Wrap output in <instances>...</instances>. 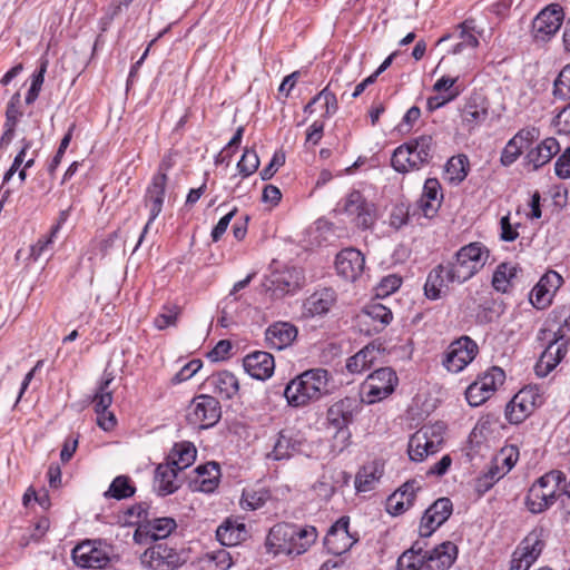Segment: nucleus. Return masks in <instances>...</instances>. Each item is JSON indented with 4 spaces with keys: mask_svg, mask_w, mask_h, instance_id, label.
I'll return each mask as SVG.
<instances>
[{
    "mask_svg": "<svg viewBox=\"0 0 570 570\" xmlns=\"http://www.w3.org/2000/svg\"><path fill=\"white\" fill-rule=\"evenodd\" d=\"M317 535V530L313 525L277 523L269 530L265 547L274 556H301L315 543Z\"/></svg>",
    "mask_w": 570,
    "mask_h": 570,
    "instance_id": "f257e3e1",
    "label": "nucleus"
},
{
    "mask_svg": "<svg viewBox=\"0 0 570 570\" xmlns=\"http://www.w3.org/2000/svg\"><path fill=\"white\" fill-rule=\"evenodd\" d=\"M458 547L445 541L424 551V543L415 541L412 547L405 550L397 559V570H448L456 560Z\"/></svg>",
    "mask_w": 570,
    "mask_h": 570,
    "instance_id": "f03ea898",
    "label": "nucleus"
},
{
    "mask_svg": "<svg viewBox=\"0 0 570 570\" xmlns=\"http://www.w3.org/2000/svg\"><path fill=\"white\" fill-rule=\"evenodd\" d=\"M331 380L330 372L323 367L306 370L289 381L283 395L293 407L306 406L330 393Z\"/></svg>",
    "mask_w": 570,
    "mask_h": 570,
    "instance_id": "7ed1b4c3",
    "label": "nucleus"
},
{
    "mask_svg": "<svg viewBox=\"0 0 570 570\" xmlns=\"http://www.w3.org/2000/svg\"><path fill=\"white\" fill-rule=\"evenodd\" d=\"M434 153L433 137L422 135L399 146L392 155L391 165L399 173L419 170L432 160Z\"/></svg>",
    "mask_w": 570,
    "mask_h": 570,
    "instance_id": "20e7f679",
    "label": "nucleus"
},
{
    "mask_svg": "<svg viewBox=\"0 0 570 570\" xmlns=\"http://www.w3.org/2000/svg\"><path fill=\"white\" fill-rule=\"evenodd\" d=\"M566 481V473L561 470H550L530 487L525 497V505L532 513H541L560 502L562 483Z\"/></svg>",
    "mask_w": 570,
    "mask_h": 570,
    "instance_id": "39448f33",
    "label": "nucleus"
},
{
    "mask_svg": "<svg viewBox=\"0 0 570 570\" xmlns=\"http://www.w3.org/2000/svg\"><path fill=\"white\" fill-rule=\"evenodd\" d=\"M490 256L489 249L480 242L461 247L446 264L448 277L452 282L464 283L483 268Z\"/></svg>",
    "mask_w": 570,
    "mask_h": 570,
    "instance_id": "423d86ee",
    "label": "nucleus"
},
{
    "mask_svg": "<svg viewBox=\"0 0 570 570\" xmlns=\"http://www.w3.org/2000/svg\"><path fill=\"white\" fill-rule=\"evenodd\" d=\"M336 212L344 215L346 220L361 230H367L376 222V207L358 190L348 193L338 204Z\"/></svg>",
    "mask_w": 570,
    "mask_h": 570,
    "instance_id": "0eeeda50",
    "label": "nucleus"
},
{
    "mask_svg": "<svg viewBox=\"0 0 570 570\" xmlns=\"http://www.w3.org/2000/svg\"><path fill=\"white\" fill-rule=\"evenodd\" d=\"M187 561L183 549L168 542H157L147 548L140 556V563L147 570H177Z\"/></svg>",
    "mask_w": 570,
    "mask_h": 570,
    "instance_id": "6e6552de",
    "label": "nucleus"
},
{
    "mask_svg": "<svg viewBox=\"0 0 570 570\" xmlns=\"http://www.w3.org/2000/svg\"><path fill=\"white\" fill-rule=\"evenodd\" d=\"M112 547L104 540H85L71 552L73 562L81 568L104 569L111 561Z\"/></svg>",
    "mask_w": 570,
    "mask_h": 570,
    "instance_id": "1a4fd4ad",
    "label": "nucleus"
},
{
    "mask_svg": "<svg viewBox=\"0 0 570 570\" xmlns=\"http://www.w3.org/2000/svg\"><path fill=\"white\" fill-rule=\"evenodd\" d=\"M397 382V375L391 367H381L374 371L361 386L362 393L365 395L363 400L373 404L386 399L394 392Z\"/></svg>",
    "mask_w": 570,
    "mask_h": 570,
    "instance_id": "9d476101",
    "label": "nucleus"
},
{
    "mask_svg": "<svg viewBox=\"0 0 570 570\" xmlns=\"http://www.w3.org/2000/svg\"><path fill=\"white\" fill-rule=\"evenodd\" d=\"M222 416L219 401L207 394H200L193 399L187 409V421L199 429L214 426Z\"/></svg>",
    "mask_w": 570,
    "mask_h": 570,
    "instance_id": "9b49d317",
    "label": "nucleus"
},
{
    "mask_svg": "<svg viewBox=\"0 0 570 570\" xmlns=\"http://www.w3.org/2000/svg\"><path fill=\"white\" fill-rule=\"evenodd\" d=\"M505 380L504 371L492 366L482 376H479L465 391V399L471 406H479L489 400Z\"/></svg>",
    "mask_w": 570,
    "mask_h": 570,
    "instance_id": "f8f14e48",
    "label": "nucleus"
},
{
    "mask_svg": "<svg viewBox=\"0 0 570 570\" xmlns=\"http://www.w3.org/2000/svg\"><path fill=\"white\" fill-rule=\"evenodd\" d=\"M363 399L345 396L335 401L326 411V423L335 430L350 429L362 411Z\"/></svg>",
    "mask_w": 570,
    "mask_h": 570,
    "instance_id": "ddd939ff",
    "label": "nucleus"
},
{
    "mask_svg": "<svg viewBox=\"0 0 570 570\" xmlns=\"http://www.w3.org/2000/svg\"><path fill=\"white\" fill-rule=\"evenodd\" d=\"M478 352V344L472 338L461 336L449 345L443 365L449 372L459 373L475 358Z\"/></svg>",
    "mask_w": 570,
    "mask_h": 570,
    "instance_id": "4468645a",
    "label": "nucleus"
},
{
    "mask_svg": "<svg viewBox=\"0 0 570 570\" xmlns=\"http://www.w3.org/2000/svg\"><path fill=\"white\" fill-rule=\"evenodd\" d=\"M166 184H167V174L158 173L157 175H155L153 177V180L147 188V191L145 195V206L149 209V218L139 236L138 243H137L134 252L137 250V248L142 244L144 238H145L146 234L148 233L151 224L158 217V215L161 213L164 200H165Z\"/></svg>",
    "mask_w": 570,
    "mask_h": 570,
    "instance_id": "2eb2a0df",
    "label": "nucleus"
},
{
    "mask_svg": "<svg viewBox=\"0 0 570 570\" xmlns=\"http://www.w3.org/2000/svg\"><path fill=\"white\" fill-rule=\"evenodd\" d=\"M442 436L434 428L423 426L409 441L407 453L412 461L422 462L428 455L440 451Z\"/></svg>",
    "mask_w": 570,
    "mask_h": 570,
    "instance_id": "dca6fc26",
    "label": "nucleus"
},
{
    "mask_svg": "<svg viewBox=\"0 0 570 570\" xmlns=\"http://www.w3.org/2000/svg\"><path fill=\"white\" fill-rule=\"evenodd\" d=\"M348 525L350 518L344 515L328 529L324 538V546L330 553L341 556L350 551L358 541L357 534L350 532Z\"/></svg>",
    "mask_w": 570,
    "mask_h": 570,
    "instance_id": "f3484780",
    "label": "nucleus"
},
{
    "mask_svg": "<svg viewBox=\"0 0 570 570\" xmlns=\"http://www.w3.org/2000/svg\"><path fill=\"white\" fill-rule=\"evenodd\" d=\"M563 10L559 4H550L541 10L532 22V33L535 40L547 41L561 27Z\"/></svg>",
    "mask_w": 570,
    "mask_h": 570,
    "instance_id": "a211bd4d",
    "label": "nucleus"
},
{
    "mask_svg": "<svg viewBox=\"0 0 570 570\" xmlns=\"http://www.w3.org/2000/svg\"><path fill=\"white\" fill-rule=\"evenodd\" d=\"M539 395L531 387L520 390L505 406V417L511 424L523 422L535 409Z\"/></svg>",
    "mask_w": 570,
    "mask_h": 570,
    "instance_id": "6ab92c4d",
    "label": "nucleus"
},
{
    "mask_svg": "<svg viewBox=\"0 0 570 570\" xmlns=\"http://www.w3.org/2000/svg\"><path fill=\"white\" fill-rule=\"evenodd\" d=\"M176 528L177 522L174 518H156L151 515L147 522L137 527L134 533V540L137 543H145L148 540L159 541L169 537Z\"/></svg>",
    "mask_w": 570,
    "mask_h": 570,
    "instance_id": "aec40b11",
    "label": "nucleus"
},
{
    "mask_svg": "<svg viewBox=\"0 0 570 570\" xmlns=\"http://www.w3.org/2000/svg\"><path fill=\"white\" fill-rule=\"evenodd\" d=\"M453 510L449 498H440L430 505L420 522L419 533L422 538L430 537L440 525H442L451 515Z\"/></svg>",
    "mask_w": 570,
    "mask_h": 570,
    "instance_id": "412c9836",
    "label": "nucleus"
},
{
    "mask_svg": "<svg viewBox=\"0 0 570 570\" xmlns=\"http://www.w3.org/2000/svg\"><path fill=\"white\" fill-rule=\"evenodd\" d=\"M488 116L489 102L483 96L474 94L461 109V125L465 130L472 132L488 119Z\"/></svg>",
    "mask_w": 570,
    "mask_h": 570,
    "instance_id": "4be33fe9",
    "label": "nucleus"
},
{
    "mask_svg": "<svg viewBox=\"0 0 570 570\" xmlns=\"http://www.w3.org/2000/svg\"><path fill=\"white\" fill-rule=\"evenodd\" d=\"M337 274L350 282H355L364 272L365 257L356 248H345L336 255Z\"/></svg>",
    "mask_w": 570,
    "mask_h": 570,
    "instance_id": "5701e85b",
    "label": "nucleus"
},
{
    "mask_svg": "<svg viewBox=\"0 0 570 570\" xmlns=\"http://www.w3.org/2000/svg\"><path fill=\"white\" fill-rule=\"evenodd\" d=\"M421 490L420 482L409 480L394 491L386 500V511L392 515H399L409 510Z\"/></svg>",
    "mask_w": 570,
    "mask_h": 570,
    "instance_id": "b1692460",
    "label": "nucleus"
},
{
    "mask_svg": "<svg viewBox=\"0 0 570 570\" xmlns=\"http://www.w3.org/2000/svg\"><path fill=\"white\" fill-rule=\"evenodd\" d=\"M303 443V438L294 430H282L277 434L273 450L267 454V458L275 461L288 460L302 451Z\"/></svg>",
    "mask_w": 570,
    "mask_h": 570,
    "instance_id": "393cba45",
    "label": "nucleus"
},
{
    "mask_svg": "<svg viewBox=\"0 0 570 570\" xmlns=\"http://www.w3.org/2000/svg\"><path fill=\"white\" fill-rule=\"evenodd\" d=\"M547 533L544 528L535 527L529 534L521 541L517 550L513 552L515 557L523 560V562H528L529 564H533V562L541 554L544 546H546Z\"/></svg>",
    "mask_w": 570,
    "mask_h": 570,
    "instance_id": "a878e982",
    "label": "nucleus"
},
{
    "mask_svg": "<svg viewBox=\"0 0 570 570\" xmlns=\"http://www.w3.org/2000/svg\"><path fill=\"white\" fill-rule=\"evenodd\" d=\"M336 302V294L332 288H322L309 295L303 303V316H323L330 312Z\"/></svg>",
    "mask_w": 570,
    "mask_h": 570,
    "instance_id": "bb28decb",
    "label": "nucleus"
},
{
    "mask_svg": "<svg viewBox=\"0 0 570 570\" xmlns=\"http://www.w3.org/2000/svg\"><path fill=\"white\" fill-rule=\"evenodd\" d=\"M243 365L245 371L257 380L271 377L275 368L273 355L263 351L248 354L244 358Z\"/></svg>",
    "mask_w": 570,
    "mask_h": 570,
    "instance_id": "cd10ccee",
    "label": "nucleus"
},
{
    "mask_svg": "<svg viewBox=\"0 0 570 570\" xmlns=\"http://www.w3.org/2000/svg\"><path fill=\"white\" fill-rule=\"evenodd\" d=\"M297 333L296 326L292 323L276 322L267 327L265 337L269 347L281 351L295 341Z\"/></svg>",
    "mask_w": 570,
    "mask_h": 570,
    "instance_id": "c85d7f7f",
    "label": "nucleus"
},
{
    "mask_svg": "<svg viewBox=\"0 0 570 570\" xmlns=\"http://www.w3.org/2000/svg\"><path fill=\"white\" fill-rule=\"evenodd\" d=\"M443 196L441 185L436 178H428L423 186V193L419 200V207L423 215L432 218L441 207Z\"/></svg>",
    "mask_w": 570,
    "mask_h": 570,
    "instance_id": "c756f323",
    "label": "nucleus"
},
{
    "mask_svg": "<svg viewBox=\"0 0 570 570\" xmlns=\"http://www.w3.org/2000/svg\"><path fill=\"white\" fill-rule=\"evenodd\" d=\"M206 383L213 389L214 393L226 400L233 399L239 391L237 377L228 371L212 374Z\"/></svg>",
    "mask_w": 570,
    "mask_h": 570,
    "instance_id": "7c9ffc66",
    "label": "nucleus"
},
{
    "mask_svg": "<svg viewBox=\"0 0 570 570\" xmlns=\"http://www.w3.org/2000/svg\"><path fill=\"white\" fill-rule=\"evenodd\" d=\"M559 150L560 146L556 138H546L527 154V163L532 166V170H537L548 164Z\"/></svg>",
    "mask_w": 570,
    "mask_h": 570,
    "instance_id": "2f4dec72",
    "label": "nucleus"
},
{
    "mask_svg": "<svg viewBox=\"0 0 570 570\" xmlns=\"http://www.w3.org/2000/svg\"><path fill=\"white\" fill-rule=\"evenodd\" d=\"M272 284L282 295L294 293L304 285V275L299 268H286L274 275Z\"/></svg>",
    "mask_w": 570,
    "mask_h": 570,
    "instance_id": "473e14b6",
    "label": "nucleus"
},
{
    "mask_svg": "<svg viewBox=\"0 0 570 570\" xmlns=\"http://www.w3.org/2000/svg\"><path fill=\"white\" fill-rule=\"evenodd\" d=\"M178 469L170 463L159 464L155 472L154 488L159 495H168L174 493L179 484L177 482Z\"/></svg>",
    "mask_w": 570,
    "mask_h": 570,
    "instance_id": "72a5a7b5",
    "label": "nucleus"
},
{
    "mask_svg": "<svg viewBox=\"0 0 570 570\" xmlns=\"http://www.w3.org/2000/svg\"><path fill=\"white\" fill-rule=\"evenodd\" d=\"M379 347L373 343L367 344L361 351L346 360V370L351 374H361L368 370L377 358Z\"/></svg>",
    "mask_w": 570,
    "mask_h": 570,
    "instance_id": "f704fd0d",
    "label": "nucleus"
},
{
    "mask_svg": "<svg viewBox=\"0 0 570 570\" xmlns=\"http://www.w3.org/2000/svg\"><path fill=\"white\" fill-rule=\"evenodd\" d=\"M449 283H453L448 277V266L440 264L435 266L426 277L424 284V294L429 299H438L441 297V293Z\"/></svg>",
    "mask_w": 570,
    "mask_h": 570,
    "instance_id": "c9c22d12",
    "label": "nucleus"
},
{
    "mask_svg": "<svg viewBox=\"0 0 570 570\" xmlns=\"http://www.w3.org/2000/svg\"><path fill=\"white\" fill-rule=\"evenodd\" d=\"M383 475L382 465L372 461L364 464L355 475V489L358 492H367L374 489V485Z\"/></svg>",
    "mask_w": 570,
    "mask_h": 570,
    "instance_id": "e433bc0d",
    "label": "nucleus"
},
{
    "mask_svg": "<svg viewBox=\"0 0 570 570\" xmlns=\"http://www.w3.org/2000/svg\"><path fill=\"white\" fill-rule=\"evenodd\" d=\"M246 528L244 523L226 520L216 530L217 540L226 547L237 546L245 539Z\"/></svg>",
    "mask_w": 570,
    "mask_h": 570,
    "instance_id": "4c0bfd02",
    "label": "nucleus"
},
{
    "mask_svg": "<svg viewBox=\"0 0 570 570\" xmlns=\"http://www.w3.org/2000/svg\"><path fill=\"white\" fill-rule=\"evenodd\" d=\"M554 278L557 286L562 283L561 276L556 272L546 274L539 283L533 287L530 294V301L532 305L539 309L547 307L551 303L552 293L549 287L546 286V281Z\"/></svg>",
    "mask_w": 570,
    "mask_h": 570,
    "instance_id": "58836bf2",
    "label": "nucleus"
},
{
    "mask_svg": "<svg viewBox=\"0 0 570 570\" xmlns=\"http://www.w3.org/2000/svg\"><path fill=\"white\" fill-rule=\"evenodd\" d=\"M196 448L189 442H181L174 445L168 463L179 471L190 466L196 459Z\"/></svg>",
    "mask_w": 570,
    "mask_h": 570,
    "instance_id": "ea45409f",
    "label": "nucleus"
},
{
    "mask_svg": "<svg viewBox=\"0 0 570 570\" xmlns=\"http://www.w3.org/2000/svg\"><path fill=\"white\" fill-rule=\"evenodd\" d=\"M318 102L323 110V118L332 117L338 109L336 96L328 89V86L312 98V100L304 107V112L312 114L314 111L313 106Z\"/></svg>",
    "mask_w": 570,
    "mask_h": 570,
    "instance_id": "a19ab883",
    "label": "nucleus"
},
{
    "mask_svg": "<svg viewBox=\"0 0 570 570\" xmlns=\"http://www.w3.org/2000/svg\"><path fill=\"white\" fill-rule=\"evenodd\" d=\"M196 472L199 490L203 492L214 491L220 476L219 465L216 462H209L197 466Z\"/></svg>",
    "mask_w": 570,
    "mask_h": 570,
    "instance_id": "79ce46f5",
    "label": "nucleus"
},
{
    "mask_svg": "<svg viewBox=\"0 0 570 570\" xmlns=\"http://www.w3.org/2000/svg\"><path fill=\"white\" fill-rule=\"evenodd\" d=\"M114 376L111 374H105L101 379L99 386L92 397V403L96 413L107 411L112 403V392L109 390V385L112 382Z\"/></svg>",
    "mask_w": 570,
    "mask_h": 570,
    "instance_id": "37998d69",
    "label": "nucleus"
},
{
    "mask_svg": "<svg viewBox=\"0 0 570 570\" xmlns=\"http://www.w3.org/2000/svg\"><path fill=\"white\" fill-rule=\"evenodd\" d=\"M363 313L371 321L379 323L377 325H375L376 332L382 331L393 320V314L391 309L377 302H372L367 304L364 307Z\"/></svg>",
    "mask_w": 570,
    "mask_h": 570,
    "instance_id": "c03bdc74",
    "label": "nucleus"
},
{
    "mask_svg": "<svg viewBox=\"0 0 570 570\" xmlns=\"http://www.w3.org/2000/svg\"><path fill=\"white\" fill-rule=\"evenodd\" d=\"M518 267L508 263L500 264L493 273L492 285L498 292L507 293L511 281L515 277Z\"/></svg>",
    "mask_w": 570,
    "mask_h": 570,
    "instance_id": "a18cd8bd",
    "label": "nucleus"
},
{
    "mask_svg": "<svg viewBox=\"0 0 570 570\" xmlns=\"http://www.w3.org/2000/svg\"><path fill=\"white\" fill-rule=\"evenodd\" d=\"M469 169V160L465 155L451 157L445 165V174L450 181L461 183L465 179Z\"/></svg>",
    "mask_w": 570,
    "mask_h": 570,
    "instance_id": "49530a36",
    "label": "nucleus"
},
{
    "mask_svg": "<svg viewBox=\"0 0 570 570\" xmlns=\"http://www.w3.org/2000/svg\"><path fill=\"white\" fill-rule=\"evenodd\" d=\"M180 313L181 308L177 304H165L154 320L155 327L163 331L169 326H176Z\"/></svg>",
    "mask_w": 570,
    "mask_h": 570,
    "instance_id": "de8ad7c7",
    "label": "nucleus"
},
{
    "mask_svg": "<svg viewBox=\"0 0 570 570\" xmlns=\"http://www.w3.org/2000/svg\"><path fill=\"white\" fill-rule=\"evenodd\" d=\"M135 493V487L131 484L130 479L126 475H119L114 479L105 497L115 498L117 500L127 499Z\"/></svg>",
    "mask_w": 570,
    "mask_h": 570,
    "instance_id": "09e8293b",
    "label": "nucleus"
},
{
    "mask_svg": "<svg viewBox=\"0 0 570 570\" xmlns=\"http://www.w3.org/2000/svg\"><path fill=\"white\" fill-rule=\"evenodd\" d=\"M504 475L503 469L493 460L488 470L478 478L476 488L479 491L487 492Z\"/></svg>",
    "mask_w": 570,
    "mask_h": 570,
    "instance_id": "8fccbe9b",
    "label": "nucleus"
},
{
    "mask_svg": "<svg viewBox=\"0 0 570 570\" xmlns=\"http://www.w3.org/2000/svg\"><path fill=\"white\" fill-rule=\"evenodd\" d=\"M461 42L455 46L454 52H460L464 47L475 48L479 46L478 38L473 35L475 21L473 19L464 20L460 26Z\"/></svg>",
    "mask_w": 570,
    "mask_h": 570,
    "instance_id": "3c124183",
    "label": "nucleus"
},
{
    "mask_svg": "<svg viewBox=\"0 0 570 570\" xmlns=\"http://www.w3.org/2000/svg\"><path fill=\"white\" fill-rule=\"evenodd\" d=\"M259 166V158L255 149L245 148L242 158L237 164L238 173L243 177L253 175Z\"/></svg>",
    "mask_w": 570,
    "mask_h": 570,
    "instance_id": "603ef678",
    "label": "nucleus"
},
{
    "mask_svg": "<svg viewBox=\"0 0 570 570\" xmlns=\"http://www.w3.org/2000/svg\"><path fill=\"white\" fill-rule=\"evenodd\" d=\"M269 499V492L261 490H245L242 497V505L244 509L256 510L263 507Z\"/></svg>",
    "mask_w": 570,
    "mask_h": 570,
    "instance_id": "864d4df0",
    "label": "nucleus"
},
{
    "mask_svg": "<svg viewBox=\"0 0 570 570\" xmlns=\"http://www.w3.org/2000/svg\"><path fill=\"white\" fill-rule=\"evenodd\" d=\"M519 450L515 445H507L495 455L494 461L503 469L507 474L517 463Z\"/></svg>",
    "mask_w": 570,
    "mask_h": 570,
    "instance_id": "5fc2aeb1",
    "label": "nucleus"
},
{
    "mask_svg": "<svg viewBox=\"0 0 570 570\" xmlns=\"http://www.w3.org/2000/svg\"><path fill=\"white\" fill-rule=\"evenodd\" d=\"M553 96L560 99L570 97V63L562 68L554 80Z\"/></svg>",
    "mask_w": 570,
    "mask_h": 570,
    "instance_id": "6e6d98bb",
    "label": "nucleus"
},
{
    "mask_svg": "<svg viewBox=\"0 0 570 570\" xmlns=\"http://www.w3.org/2000/svg\"><path fill=\"white\" fill-rule=\"evenodd\" d=\"M232 564V557L224 549L207 554V567L209 570H228Z\"/></svg>",
    "mask_w": 570,
    "mask_h": 570,
    "instance_id": "4d7b16f0",
    "label": "nucleus"
},
{
    "mask_svg": "<svg viewBox=\"0 0 570 570\" xmlns=\"http://www.w3.org/2000/svg\"><path fill=\"white\" fill-rule=\"evenodd\" d=\"M553 351L547 346L534 366L535 374L540 377L547 376L558 364Z\"/></svg>",
    "mask_w": 570,
    "mask_h": 570,
    "instance_id": "13d9d810",
    "label": "nucleus"
},
{
    "mask_svg": "<svg viewBox=\"0 0 570 570\" xmlns=\"http://www.w3.org/2000/svg\"><path fill=\"white\" fill-rule=\"evenodd\" d=\"M127 515L131 523H136L139 527V524L147 522L151 518L150 504L147 502L134 504L127 510Z\"/></svg>",
    "mask_w": 570,
    "mask_h": 570,
    "instance_id": "bf43d9fd",
    "label": "nucleus"
},
{
    "mask_svg": "<svg viewBox=\"0 0 570 570\" xmlns=\"http://www.w3.org/2000/svg\"><path fill=\"white\" fill-rule=\"evenodd\" d=\"M522 145L517 141L513 137L507 142L505 147L501 153L500 161L503 166L508 167L512 165L522 153Z\"/></svg>",
    "mask_w": 570,
    "mask_h": 570,
    "instance_id": "052dcab7",
    "label": "nucleus"
},
{
    "mask_svg": "<svg viewBox=\"0 0 570 570\" xmlns=\"http://www.w3.org/2000/svg\"><path fill=\"white\" fill-rule=\"evenodd\" d=\"M402 279L395 274L387 275L381 279L376 287L377 296H389L400 288Z\"/></svg>",
    "mask_w": 570,
    "mask_h": 570,
    "instance_id": "680f3d73",
    "label": "nucleus"
},
{
    "mask_svg": "<svg viewBox=\"0 0 570 570\" xmlns=\"http://www.w3.org/2000/svg\"><path fill=\"white\" fill-rule=\"evenodd\" d=\"M48 529H49V520L46 519V518L40 519L36 523L32 532L28 537L27 535H22V538L20 540V546L26 547L31 541L38 542L46 534Z\"/></svg>",
    "mask_w": 570,
    "mask_h": 570,
    "instance_id": "e2e57ef3",
    "label": "nucleus"
},
{
    "mask_svg": "<svg viewBox=\"0 0 570 570\" xmlns=\"http://www.w3.org/2000/svg\"><path fill=\"white\" fill-rule=\"evenodd\" d=\"M202 365L200 360H191L180 368V371L174 376L173 381L175 383H181L191 379L202 368Z\"/></svg>",
    "mask_w": 570,
    "mask_h": 570,
    "instance_id": "0e129e2a",
    "label": "nucleus"
},
{
    "mask_svg": "<svg viewBox=\"0 0 570 570\" xmlns=\"http://www.w3.org/2000/svg\"><path fill=\"white\" fill-rule=\"evenodd\" d=\"M352 443V432L350 429L336 430L333 435V450L341 453Z\"/></svg>",
    "mask_w": 570,
    "mask_h": 570,
    "instance_id": "69168bd1",
    "label": "nucleus"
},
{
    "mask_svg": "<svg viewBox=\"0 0 570 570\" xmlns=\"http://www.w3.org/2000/svg\"><path fill=\"white\" fill-rule=\"evenodd\" d=\"M56 236H52V229L50 230V234L48 236H42L38 239V242L31 246L30 255L31 257L37 261L41 255L47 253L49 249H51L53 244V238Z\"/></svg>",
    "mask_w": 570,
    "mask_h": 570,
    "instance_id": "338daca9",
    "label": "nucleus"
},
{
    "mask_svg": "<svg viewBox=\"0 0 570 570\" xmlns=\"http://www.w3.org/2000/svg\"><path fill=\"white\" fill-rule=\"evenodd\" d=\"M554 171L561 179L570 178V147L557 159Z\"/></svg>",
    "mask_w": 570,
    "mask_h": 570,
    "instance_id": "774afa93",
    "label": "nucleus"
}]
</instances>
